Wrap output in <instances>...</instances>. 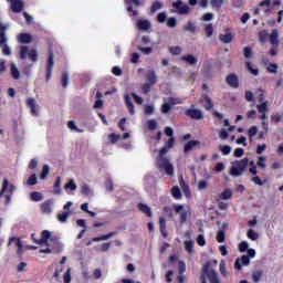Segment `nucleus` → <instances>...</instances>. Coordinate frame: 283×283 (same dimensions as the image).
<instances>
[{"label":"nucleus","mask_w":283,"mask_h":283,"mask_svg":"<svg viewBox=\"0 0 283 283\" xmlns=\"http://www.w3.org/2000/svg\"><path fill=\"white\" fill-rule=\"evenodd\" d=\"M35 242L42 247L40 253H59L63 249L59 238L48 230L42 231L41 239Z\"/></svg>","instance_id":"obj_1"},{"label":"nucleus","mask_w":283,"mask_h":283,"mask_svg":"<svg viewBox=\"0 0 283 283\" xmlns=\"http://www.w3.org/2000/svg\"><path fill=\"white\" fill-rule=\"evenodd\" d=\"M8 28H10L9 24L0 22V48H2V54H4V56H10V54H12L10 46H8V36L6 35V30H8Z\"/></svg>","instance_id":"obj_2"},{"label":"nucleus","mask_w":283,"mask_h":283,"mask_svg":"<svg viewBox=\"0 0 283 283\" xmlns=\"http://www.w3.org/2000/svg\"><path fill=\"white\" fill-rule=\"evenodd\" d=\"M249 167V158H243L241 160H235L230 168V176H242Z\"/></svg>","instance_id":"obj_3"},{"label":"nucleus","mask_w":283,"mask_h":283,"mask_svg":"<svg viewBox=\"0 0 283 283\" xmlns=\"http://www.w3.org/2000/svg\"><path fill=\"white\" fill-rule=\"evenodd\" d=\"M20 59H22L23 61H25V59H29L33 63H36V61H39V52H36V49L20 46Z\"/></svg>","instance_id":"obj_4"},{"label":"nucleus","mask_w":283,"mask_h":283,"mask_svg":"<svg viewBox=\"0 0 283 283\" xmlns=\"http://www.w3.org/2000/svg\"><path fill=\"white\" fill-rule=\"evenodd\" d=\"M157 167L159 170L165 171L167 176H174V165L167 157H157Z\"/></svg>","instance_id":"obj_5"},{"label":"nucleus","mask_w":283,"mask_h":283,"mask_svg":"<svg viewBox=\"0 0 283 283\" xmlns=\"http://www.w3.org/2000/svg\"><path fill=\"white\" fill-rule=\"evenodd\" d=\"M13 191H17V188L10 185V181H8V179H3L0 196L1 198L6 199L7 203L10 202Z\"/></svg>","instance_id":"obj_6"},{"label":"nucleus","mask_w":283,"mask_h":283,"mask_svg":"<svg viewBox=\"0 0 283 283\" xmlns=\"http://www.w3.org/2000/svg\"><path fill=\"white\" fill-rule=\"evenodd\" d=\"M174 211L175 213H177V216H179L180 222H187V218L191 216V211H189V209H186L182 205H175Z\"/></svg>","instance_id":"obj_7"},{"label":"nucleus","mask_w":283,"mask_h":283,"mask_svg":"<svg viewBox=\"0 0 283 283\" xmlns=\"http://www.w3.org/2000/svg\"><path fill=\"white\" fill-rule=\"evenodd\" d=\"M211 263H207L203 266V272L201 274V283H207V281H209L210 283H213V276H211V273H213L214 275H218V273H216V271L213 269H210Z\"/></svg>","instance_id":"obj_8"},{"label":"nucleus","mask_w":283,"mask_h":283,"mask_svg":"<svg viewBox=\"0 0 283 283\" xmlns=\"http://www.w3.org/2000/svg\"><path fill=\"white\" fill-rule=\"evenodd\" d=\"M172 8L176 9L177 14H189V12H191V8L180 0L174 2Z\"/></svg>","instance_id":"obj_9"},{"label":"nucleus","mask_w":283,"mask_h":283,"mask_svg":"<svg viewBox=\"0 0 283 283\" xmlns=\"http://www.w3.org/2000/svg\"><path fill=\"white\" fill-rule=\"evenodd\" d=\"M8 247L17 249L18 255H21V253H23V244L21 243V240L17 237H12L9 239Z\"/></svg>","instance_id":"obj_10"},{"label":"nucleus","mask_w":283,"mask_h":283,"mask_svg":"<svg viewBox=\"0 0 283 283\" xmlns=\"http://www.w3.org/2000/svg\"><path fill=\"white\" fill-rule=\"evenodd\" d=\"M249 264H251V259L249 258V255H242L241 258L235 260L234 269H237V271H242V268L249 266Z\"/></svg>","instance_id":"obj_11"},{"label":"nucleus","mask_w":283,"mask_h":283,"mask_svg":"<svg viewBox=\"0 0 283 283\" xmlns=\"http://www.w3.org/2000/svg\"><path fill=\"white\" fill-rule=\"evenodd\" d=\"M260 12H264V14L271 12V0H264L259 4V8L254 10V14H260Z\"/></svg>","instance_id":"obj_12"},{"label":"nucleus","mask_w":283,"mask_h":283,"mask_svg":"<svg viewBox=\"0 0 283 283\" xmlns=\"http://www.w3.org/2000/svg\"><path fill=\"white\" fill-rule=\"evenodd\" d=\"M40 209L42 213H46V214L52 213L54 211V199L44 201L41 205Z\"/></svg>","instance_id":"obj_13"},{"label":"nucleus","mask_w":283,"mask_h":283,"mask_svg":"<svg viewBox=\"0 0 283 283\" xmlns=\"http://www.w3.org/2000/svg\"><path fill=\"white\" fill-rule=\"evenodd\" d=\"M186 115L190 118H195L196 120H201L202 118V111L196 108V106H191L186 111Z\"/></svg>","instance_id":"obj_14"},{"label":"nucleus","mask_w":283,"mask_h":283,"mask_svg":"<svg viewBox=\"0 0 283 283\" xmlns=\"http://www.w3.org/2000/svg\"><path fill=\"white\" fill-rule=\"evenodd\" d=\"M27 105H28V107H30L31 114L33 116H39V104L36 103V99L31 98V97L28 98L27 99Z\"/></svg>","instance_id":"obj_15"},{"label":"nucleus","mask_w":283,"mask_h":283,"mask_svg":"<svg viewBox=\"0 0 283 283\" xmlns=\"http://www.w3.org/2000/svg\"><path fill=\"white\" fill-rule=\"evenodd\" d=\"M181 61L184 63H187L188 65H191L192 67L198 65V56L193 54H186L181 56Z\"/></svg>","instance_id":"obj_16"},{"label":"nucleus","mask_w":283,"mask_h":283,"mask_svg":"<svg viewBox=\"0 0 283 283\" xmlns=\"http://www.w3.org/2000/svg\"><path fill=\"white\" fill-rule=\"evenodd\" d=\"M124 103H125L129 114L132 116H134V114H136V109L134 107V102H132V96H129V94L124 95Z\"/></svg>","instance_id":"obj_17"},{"label":"nucleus","mask_w":283,"mask_h":283,"mask_svg":"<svg viewBox=\"0 0 283 283\" xmlns=\"http://www.w3.org/2000/svg\"><path fill=\"white\" fill-rule=\"evenodd\" d=\"M269 41L271 45H279L280 44V32L277 29L272 30V32L269 35Z\"/></svg>","instance_id":"obj_18"},{"label":"nucleus","mask_w":283,"mask_h":283,"mask_svg":"<svg viewBox=\"0 0 283 283\" xmlns=\"http://www.w3.org/2000/svg\"><path fill=\"white\" fill-rule=\"evenodd\" d=\"M261 125H262V130H260L258 133V139L259 140H264V138H266V135L269 134V122L263 120L261 123Z\"/></svg>","instance_id":"obj_19"},{"label":"nucleus","mask_w":283,"mask_h":283,"mask_svg":"<svg viewBox=\"0 0 283 283\" xmlns=\"http://www.w3.org/2000/svg\"><path fill=\"white\" fill-rule=\"evenodd\" d=\"M11 3L12 12H21L23 10V2L21 0H7Z\"/></svg>","instance_id":"obj_20"},{"label":"nucleus","mask_w":283,"mask_h":283,"mask_svg":"<svg viewBox=\"0 0 283 283\" xmlns=\"http://www.w3.org/2000/svg\"><path fill=\"white\" fill-rule=\"evenodd\" d=\"M136 27L143 32H147V30L151 28V22H149L148 20H138L136 22Z\"/></svg>","instance_id":"obj_21"},{"label":"nucleus","mask_w":283,"mask_h":283,"mask_svg":"<svg viewBox=\"0 0 283 283\" xmlns=\"http://www.w3.org/2000/svg\"><path fill=\"white\" fill-rule=\"evenodd\" d=\"M10 73L12 78H14L15 81H19V78H21V71H19V67L14 62L10 64Z\"/></svg>","instance_id":"obj_22"},{"label":"nucleus","mask_w":283,"mask_h":283,"mask_svg":"<svg viewBox=\"0 0 283 283\" xmlns=\"http://www.w3.org/2000/svg\"><path fill=\"white\" fill-rule=\"evenodd\" d=\"M54 67V55H50L46 64V80L50 81V77L52 76V70Z\"/></svg>","instance_id":"obj_23"},{"label":"nucleus","mask_w":283,"mask_h":283,"mask_svg":"<svg viewBox=\"0 0 283 283\" xmlns=\"http://www.w3.org/2000/svg\"><path fill=\"white\" fill-rule=\"evenodd\" d=\"M32 41H33V38H32V34L30 33H20L18 35L19 43L28 44V43H32Z\"/></svg>","instance_id":"obj_24"},{"label":"nucleus","mask_w":283,"mask_h":283,"mask_svg":"<svg viewBox=\"0 0 283 283\" xmlns=\"http://www.w3.org/2000/svg\"><path fill=\"white\" fill-rule=\"evenodd\" d=\"M227 83L228 85H230V87H239L240 85V81L238 80L235 74H230L227 76Z\"/></svg>","instance_id":"obj_25"},{"label":"nucleus","mask_w":283,"mask_h":283,"mask_svg":"<svg viewBox=\"0 0 283 283\" xmlns=\"http://www.w3.org/2000/svg\"><path fill=\"white\" fill-rule=\"evenodd\" d=\"M200 145V142L198 140H190L185 145L184 151L185 154H189V151H193Z\"/></svg>","instance_id":"obj_26"},{"label":"nucleus","mask_w":283,"mask_h":283,"mask_svg":"<svg viewBox=\"0 0 283 283\" xmlns=\"http://www.w3.org/2000/svg\"><path fill=\"white\" fill-rule=\"evenodd\" d=\"M81 193L87 198H92V196H94V190L87 184H84L81 187Z\"/></svg>","instance_id":"obj_27"},{"label":"nucleus","mask_w":283,"mask_h":283,"mask_svg":"<svg viewBox=\"0 0 283 283\" xmlns=\"http://www.w3.org/2000/svg\"><path fill=\"white\" fill-rule=\"evenodd\" d=\"M219 39L222 43H231V41H233V33L227 31L226 33H221Z\"/></svg>","instance_id":"obj_28"},{"label":"nucleus","mask_w":283,"mask_h":283,"mask_svg":"<svg viewBox=\"0 0 283 283\" xmlns=\"http://www.w3.org/2000/svg\"><path fill=\"white\" fill-rule=\"evenodd\" d=\"M184 30L186 32H190L191 34H193V32H196L198 30V27L196 25V22L193 21H188L185 25H184Z\"/></svg>","instance_id":"obj_29"},{"label":"nucleus","mask_w":283,"mask_h":283,"mask_svg":"<svg viewBox=\"0 0 283 283\" xmlns=\"http://www.w3.org/2000/svg\"><path fill=\"white\" fill-rule=\"evenodd\" d=\"M247 238L249 240H251L252 242H255V241L260 240V233H258L253 229H249L248 232H247Z\"/></svg>","instance_id":"obj_30"},{"label":"nucleus","mask_w":283,"mask_h":283,"mask_svg":"<svg viewBox=\"0 0 283 283\" xmlns=\"http://www.w3.org/2000/svg\"><path fill=\"white\" fill-rule=\"evenodd\" d=\"M146 80L148 81V83H150V85H156V83L158 81L156 77V73L154 71L147 72Z\"/></svg>","instance_id":"obj_31"},{"label":"nucleus","mask_w":283,"mask_h":283,"mask_svg":"<svg viewBox=\"0 0 283 283\" xmlns=\"http://www.w3.org/2000/svg\"><path fill=\"white\" fill-rule=\"evenodd\" d=\"M70 216H72V211H65V212L59 213L57 220L62 224H65V222H67V218H70Z\"/></svg>","instance_id":"obj_32"},{"label":"nucleus","mask_w":283,"mask_h":283,"mask_svg":"<svg viewBox=\"0 0 283 283\" xmlns=\"http://www.w3.org/2000/svg\"><path fill=\"white\" fill-rule=\"evenodd\" d=\"M258 132H260L258 126H251L248 129V138H249V140H253V138H255V136H258V134H259Z\"/></svg>","instance_id":"obj_33"},{"label":"nucleus","mask_w":283,"mask_h":283,"mask_svg":"<svg viewBox=\"0 0 283 283\" xmlns=\"http://www.w3.org/2000/svg\"><path fill=\"white\" fill-rule=\"evenodd\" d=\"M138 209L142 211V213H145V216L151 218V208H149L147 205L139 203Z\"/></svg>","instance_id":"obj_34"},{"label":"nucleus","mask_w":283,"mask_h":283,"mask_svg":"<svg viewBox=\"0 0 283 283\" xmlns=\"http://www.w3.org/2000/svg\"><path fill=\"white\" fill-rule=\"evenodd\" d=\"M64 270H65L64 265H57L55 268V272L53 274V277L56 280V282H61V274L63 273Z\"/></svg>","instance_id":"obj_35"},{"label":"nucleus","mask_w":283,"mask_h":283,"mask_svg":"<svg viewBox=\"0 0 283 283\" xmlns=\"http://www.w3.org/2000/svg\"><path fill=\"white\" fill-rule=\"evenodd\" d=\"M256 167H259V169H266V156H259L258 160H256Z\"/></svg>","instance_id":"obj_36"},{"label":"nucleus","mask_w":283,"mask_h":283,"mask_svg":"<svg viewBox=\"0 0 283 283\" xmlns=\"http://www.w3.org/2000/svg\"><path fill=\"white\" fill-rule=\"evenodd\" d=\"M248 166H249V172L252 174V176H258V164L255 161L248 159Z\"/></svg>","instance_id":"obj_37"},{"label":"nucleus","mask_w":283,"mask_h":283,"mask_svg":"<svg viewBox=\"0 0 283 283\" xmlns=\"http://www.w3.org/2000/svg\"><path fill=\"white\" fill-rule=\"evenodd\" d=\"M159 227H160V232L164 238H167V222L165 221V218L160 217L159 218Z\"/></svg>","instance_id":"obj_38"},{"label":"nucleus","mask_w":283,"mask_h":283,"mask_svg":"<svg viewBox=\"0 0 283 283\" xmlns=\"http://www.w3.org/2000/svg\"><path fill=\"white\" fill-rule=\"evenodd\" d=\"M64 189L65 191H76L77 186L74 179H70L69 182L64 185Z\"/></svg>","instance_id":"obj_39"},{"label":"nucleus","mask_w":283,"mask_h":283,"mask_svg":"<svg viewBox=\"0 0 283 283\" xmlns=\"http://www.w3.org/2000/svg\"><path fill=\"white\" fill-rule=\"evenodd\" d=\"M233 197V192L231 189H226L223 192H221L219 200H231Z\"/></svg>","instance_id":"obj_40"},{"label":"nucleus","mask_w":283,"mask_h":283,"mask_svg":"<svg viewBox=\"0 0 283 283\" xmlns=\"http://www.w3.org/2000/svg\"><path fill=\"white\" fill-rule=\"evenodd\" d=\"M200 101L206 109H211L213 107V104H211V98L207 97V95L201 96Z\"/></svg>","instance_id":"obj_41"},{"label":"nucleus","mask_w":283,"mask_h":283,"mask_svg":"<svg viewBox=\"0 0 283 283\" xmlns=\"http://www.w3.org/2000/svg\"><path fill=\"white\" fill-rule=\"evenodd\" d=\"M61 177H57L56 180H55V184L53 186V193L55 196H59L61 195Z\"/></svg>","instance_id":"obj_42"},{"label":"nucleus","mask_w":283,"mask_h":283,"mask_svg":"<svg viewBox=\"0 0 283 283\" xmlns=\"http://www.w3.org/2000/svg\"><path fill=\"white\" fill-rule=\"evenodd\" d=\"M48 176H50V167L48 165H44L42 167V172L40 175V179L41 180H46L48 179Z\"/></svg>","instance_id":"obj_43"},{"label":"nucleus","mask_w":283,"mask_h":283,"mask_svg":"<svg viewBox=\"0 0 283 283\" xmlns=\"http://www.w3.org/2000/svg\"><path fill=\"white\" fill-rule=\"evenodd\" d=\"M63 282L64 283H72V269L69 268L63 274Z\"/></svg>","instance_id":"obj_44"},{"label":"nucleus","mask_w":283,"mask_h":283,"mask_svg":"<svg viewBox=\"0 0 283 283\" xmlns=\"http://www.w3.org/2000/svg\"><path fill=\"white\" fill-rule=\"evenodd\" d=\"M31 200H33V202H41L43 200V195H41V192L39 191H33L31 192Z\"/></svg>","instance_id":"obj_45"},{"label":"nucleus","mask_w":283,"mask_h":283,"mask_svg":"<svg viewBox=\"0 0 283 283\" xmlns=\"http://www.w3.org/2000/svg\"><path fill=\"white\" fill-rule=\"evenodd\" d=\"M67 127L69 129H71V132H76L77 134H81L83 132L82 129H78V126H76V122L74 120H70L67 123Z\"/></svg>","instance_id":"obj_46"},{"label":"nucleus","mask_w":283,"mask_h":283,"mask_svg":"<svg viewBox=\"0 0 283 283\" xmlns=\"http://www.w3.org/2000/svg\"><path fill=\"white\" fill-rule=\"evenodd\" d=\"M111 238H114V232H111L108 234H104L102 237L94 238L93 242H102V241H105V240H109Z\"/></svg>","instance_id":"obj_47"},{"label":"nucleus","mask_w":283,"mask_h":283,"mask_svg":"<svg viewBox=\"0 0 283 283\" xmlns=\"http://www.w3.org/2000/svg\"><path fill=\"white\" fill-rule=\"evenodd\" d=\"M268 105H269V101L261 102L260 105H256V109H259V114H264V113H266Z\"/></svg>","instance_id":"obj_48"},{"label":"nucleus","mask_w":283,"mask_h":283,"mask_svg":"<svg viewBox=\"0 0 283 283\" xmlns=\"http://www.w3.org/2000/svg\"><path fill=\"white\" fill-rule=\"evenodd\" d=\"M171 193H172V197L176 198V200H180V198H182V193L180 192V188H178V186H175L171 189Z\"/></svg>","instance_id":"obj_49"},{"label":"nucleus","mask_w":283,"mask_h":283,"mask_svg":"<svg viewBox=\"0 0 283 283\" xmlns=\"http://www.w3.org/2000/svg\"><path fill=\"white\" fill-rule=\"evenodd\" d=\"M38 182V178L36 175H31L28 180L25 181V185H28V187H33V185H36Z\"/></svg>","instance_id":"obj_50"},{"label":"nucleus","mask_w":283,"mask_h":283,"mask_svg":"<svg viewBox=\"0 0 283 283\" xmlns=\"http://www.w3.org/2000/svg\"><path fill=\"white\" fill-rule=\"evenodd\" d=\"M255 96L260 103H265L264 101L266 97L264 96V90L259 88L258 92L255 93Z\"/></svg>","instance_id":"obj_51"},{"label":"nucleus","mask_w":283,"mask_h":283,"mask_svg":"<svg viewBox=\"0 0 283 283\" xmlns=\"http://www.w3.org/2000/svg\"><path fill=\"white\" fill-rule=\"evenodd\" d=\"M219 271L221 275H223V277H227V263L224 262V260L220 261Z\"/></svg>","instance_id":"obj_52"},{"label":"nucleus","mask_w":283,"mask_h":283,"mask_svg":"<svg viewBox=\"0 0 283 283\" xmlns=\"http://www.w3.org/2000/svg\"><path fill=\"white\" fill-rule=\"evenodd\" d=\"M219 149L223 154V156H229V154H231V146L229 145H221L219 146Z\"/></svg>","instance_id":"obj_53"},{"label":"nucleus","mask_w":283,"mask_h":283,"mask_svg":"<svg viewBox=\"0 0 283 283\" xmlns=\"http://www.w3.org/2000/svg\"><path fill=\"white\" fill-rule=\"evenodd\" d=\"M227 238V233L224 232V230H219L217 233V242L222 243L224 242Z\"/></svg>","instance_id":"obj_54"},{"label":"nucleus","mask_w":283,"mask_h":283,"mask_svg":"<svg viewBox=\"0 0 283 283\" xmlns=\"http://www.w3.org/2000/svg\"><path fill=\"white\" fill-rule=\"evenodd\" d=\"M62 87H67L70 85V75L67 73H63L61 77Z\"/></svg>","instance_id":"obj_55"},{"label":"nucleus","mask_w":283,"mask_h":283,"mask_svg":"<svg viewBox=\"0 0 283 283\" xmlns=\"http://www.w3.org/2000/svg\"><path fill=\"white\" fill-rule=\"evenodd\" d=\"M170 54H174L175 56H178L179 54H182V48L180 46H171L169 49Z\"/></svg>","instance_id":"obj_56"},{"label":"nucleus","mask_w":283,"mask_h":283,"mask_svg":"<svg viewBox=\"0 0 283 283\" xmlns=\"http://www.w3.org/2000/svg\"><path fill=\"white\" fill-rule=\"evenodd\" d=\"M248 70L251 72V74H253V76H258V74H260L258 67H255L251 62H248Z\"/></svg>","instance_id":"obj_57"},{"label":"nucleus","mask_w":283,"mask_h":283,"mask_svg":"<svg viewBox=\"0 0 283 283\" xmlns=\"http://www.w3.org/2000/svg\"><path fill=\"white\" fill-rule=\"evenodd\" d=\"M254 177L251 178V181L254 182V185H258L259 187H264V181H262V178H260L258 175H253Z\"/></svg>","instance_id":"obj_58"},{"label":"nucleus","mask_w":283,"mask_h":283,"mask_svg":"<svg viewBox=\"0 0 283 283\" xmlns=\"http://www.w3.org/2000/svg\"><path fill=\"white\" fill-rule=\"evenodd\" d=\"M185 249L188 251V253H193V241H185Z\"/></svg>","instance_id":"obj_59"},{"label":"nucleus","mask_w":283,"mask_h":283,"mask_svg":"<svg viewBox=\"0 0 283 283\" xmlns=\"http://www.w3.org/2000/svg\"><path fill=\"white\" fill-rule=\"evenodd\" d=\"M206 36L208 39H211V36H213V24L206 25Z\"/></svg>","instance_id":"obj_60"},{"label":"nucleus","mask_w":283,"mask_h":283,"mask_svg":"<svg viewBox=\"0 0 283 283\" xmlns=\"http://www.w3.org/2000/svg\"><path fill=\"white\" fill-rule=\"evenodd\" d=\"M171 111V104L165 99V103L161 106V112L163 114H167L168 112Z\"/></svg>","instance_id":"obj_61"},{"label":"nucleus","mask_w":283,"mask_h":283,"mask_svg":"<svg viewBox=\"0 0 283 283\" xmlns=\"http://www.w3.org/2000/svg\"><path fill=\"white\" fill-rule=\"evenodd\" d=\"M147 127L150 129V132H154V129L158 127V122H156V119H150L147 122Z\"/></svg>","instance_id":"obj_62"},{"label":"nucleus","mask_w":283,"mask_h":283,"mask_svg":"<svg viewBox=\"0 0 283 283\" xmlns=\"http://www.w3.org/2000/svg\"><path fill=\"white\" fill-rule=\"evenodd\" d=\"M166 101L170 104V106L171 105H180V103H182V99H180L179 97H169Z\"/></svg>","instance_id":"obj_63"},{"label":"nucleus","mask_w":283,"mask_h":283,"mask_svg":"<svg viewBox=\"0 0 283 283\" xmlns=\"http://www.w3.org/2000/svg\"><path fill=\"white\" fill-rule=\"evenodd\" d=\"M252 280L255 283L260 282V280H262V272H260V271L253 272Z\"/></svg>","instance_id":"obj_64"}]
</instances>
